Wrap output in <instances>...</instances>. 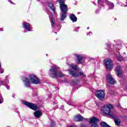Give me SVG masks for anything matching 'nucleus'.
Wrapping results in <instances>:
<instances>
[{"mask_svg":"<svg viewBox=\"0 0 127 127\" xmlns=\"http://www.w3.org/2000/svg\"><path fill=\"white\" fill-rule=\"evenodd\" d=\"M22 80L26 87H30V83L36 84L40 83L39 78L35 74H32L29 75V78L23 77Z\"/></svg>","mask_w":127,"mask_h":127,"instance_id":"f257e3e1","label":"nucleus"},{"mask_svg":"<svg viewBox=\"0 0 127 127\" xmlns=\"http://www.w3.org/2000/svg\"><path fill=\"white\" fill-rule=\"evenodd\" d=\"M49 75L52 78H57V77H63L64 74L61 71H59L57 67L53 66L49 71Z\"/></svg>","mask_w":127,"mask_h":127,"instance_id":"f03ea898","label":"nucleus"},{"mask_svg":"<svg viewBox=\"0 0 127 127\" xmlns=\"http://www.w3.org/2000/svg\"><path fill=\"white\" fill-rule=\"evenodd\" d=\"M113 105L110 104H108L105 105L101 109L102 112L103 114L105 115H108L110 117H114L115 115V113L112 111V109H113Z\"/></svg>","mask_w":127,"mask_h":127,"instance_id":"7ed1b4c3","label":"nucleus"},{"mask_svg":"<svg viewBox=\"0 0 127 127\" xmlns=\"http://www.w3.org/2000/svg\"><path fill=\"white\" fill-rule=\"evenodd\" d=\"M22 104L23 105H25V106H26L30 109H31V110H33L34 111H36V110H37V106L33 103L23 101Z\"/></svg>","mask_w":127,"mask_h":127,"instance_id":"20e7f679","label":"nucleus"},{"mask_svg":"<svg viewBox=\"0 0 127 127\" xmlns=\"http://www.w3.org/2000/svg\"><path fill=\"white\" fill-rule=\"evenodd\" d=\"M95 96L100 100V101H103L105 99V91L103 90H98L96 92Z\"/></svg>","mask_w":127,"mask_h":127,"instance_id":"39448f33","label":"nucleus"},{"mask_svg":"<svg viewBox=\"0 0 127 127\" xmlns=\"http://www.w3.org/2000/svg\"><path fill=\"white\" fill-rule=\"evenodd\" d=\"M71 66L74 70L72 71V70H69L70 75H72L73 77H78V76H79V71L76 70L77 69V66L73 64Z\"/></svg>","mask_w":127,"mask_h":127,"instance_id":"423d86ee","label":"nucleus"},{"mask_svg":"<svg viewBox=\"0 0 127 127\" xmlns=\"http://www.w3.org/2000/svg\"><path fill=\"white\" fill-rule=\"evenodd\" d=\"M67 9H68V8H63V7H62V9H61V10L62 11V15L60 18V20L62 21H64V19L66 18V14H67Z\"/></svg>","mask_w":127,"mask_h":127,"instance_id":"0eeeda50","label":"nucleus"},{"mask_svg":"<svg viewBox=\"0 0 127 127\" xmlns=\"http://www.w3.org/2000/svg\"><path fill=\"white\" fill-rule=\"evenodd\" d=\"M105 65H106V68L110 70L113 68V62L112 60L108 59L105 61Z\"/></svg>","mask_w":127,"mask_h":127,"instance_id":"6e6552de","label":"nucleus"},{"mask_svg":"<svg viewBox=\"0 0 127 127\" xmlns=\"http://www.w3.org/2000/svg\"><path fill=\"white\" fill-rule=\"evenodd\" d=\"M115 71L117 74V76L120 77H123V70H122V67L120 66H117L115 68Z\"/></svg>","mask_w":127,"mask_h":127,"instance_id":"1a4fd4ad","label":"nucleus"},{"mask_svg":"<svg viewBox=\"0 0 127 127\" xmlns=\"http://www.w3.org/2000/svg\"><path fill=\"white\" fill-rule=\"evenodd\" d=\"M106 79L110 84H112V85H114V84H116V80H115L113 77H112V75L111 74H107Z\"/></svg>","mask_w":127,"mask_h":127,"instance_id":"9d476101","label":"nucleus"},{"mask_svg":"<svg viewBox=\"0 0 127 127\" xmlns=\"http://www.w3.org/2000/svg\"><path fill=\"white\" fill-rule=\"evenodd\" d=\"M57 1H58V2H59L60 4L61 9H62V7L63 8H68L67 5L65 4V3H64V0H57Z\"/></svg>","mask_w":127,"mask_h":127,"instance_id":"9b49d317","label":"nucleus"},{"mask_svg":"<svg viewBox=\"0 0 127 127\" xmlns=\"http://www.w3.org/2000/svg\"><path fill=\"white\" fill-rule=\"evenodd\" d=\"M99 122V119L96 117H92L90 119V123L94 124L93 125H97V123Z\"/></svg>","mask_w":127,"mask_h":127,"instance_id":"f8f14e48","label":"nucleus"},{"mask_svg":"<svg viewBox=\"0 0 127 127\" xmlns=\"http://www.w3.org/2000/svg\"><path fill=\"white\" fill-rule=\"evenodd\" d=\"M23 27L26 29V30H28V31H31V28L30 27V25L28 23H24Z\"/></svg>","mask_w":127,"mask_h":127,"instance_id":"ddd939ff","label":"nucleus"},{"mask_svg":"<svg viewBox=\"0 0 127 127\" xmlns=\"http://www.w3.org/2000/svg\"><path fill=\"white\" fill-rule=\"evenodd\" d=\"M69 18L72 22H76L77 21V17L73 14H70L69 15Z\"/></svg>","mask_w":127,"mask_h":127,"instance_id":"4468645a","label":"nucleus"},{"mask_svg":"<svg viewBox=\"0 0 127 127\" xmlns=\"http://www.w3.org/2000/svg\"><path fill=\"white\" fill-rule=\"evenodd\" d=\"M42 113H41V111H39V110H38V111H36L34 112V116L36 118H40V117H41V115H42Z\"/></svg>","mask_w":127,"mask_h":127,"instance_id":"2eb2a0df","label":"nucleus"},{"mask_svg":"<svg viewBox=\"0 0 127 127\" xmlns=\"http://www.w3.org/2000/svg\"><path fill=\"white\" fill-rule=\"evenodd\" d=\"M85 63V57L83 55L80 56V64L82 65Z\"/></svg>","mask_w":127,"mask_h":127,"instance_id":"dca6fc26","label":"nucleus"},{"mask_svg":"<svg viewBox=\"0 0 127 127\" xmlns=\"http://www.w3.org/2000/svg\"><path fill=\"white\" fill-rule=\"evenodd\" d=\"M74 122H80V114L76 115L73 118Z\"/></svg>","mask_w":127,"mask_h":127,"instance_id":"f3484780","label":"nucleus"},{"mask_svg":"<svg viewBox=\"0 0 127 127\" xmlns=\"http://www.w3.org/2000/svg\"><path fill=\"white\" fill-rule=\"evenodd\" d=\"M50 19L51 22L52 27H54V25H55V20L54 19V18L50 16Z\"/></svg>","mask_w":127,"mask_h":127,"instance_id":"a211bd4d","label":"nucleus"},{"mask_svg":"<svg viewBox=\"0 0 127 127\" xmlns=\"http://www.w3.org/2000/svg\"><path fill=\"white\" fill-rule=\"evenodd\" d=\"M114 122L115 123V125L117 126V127H120L121 126V120L118 119H115Z\"/></svg>","mask_w":127,"mask_h":127,"instance_id":"6ab92c4d","label":"nucleus"},{"mask_svg":"<svg viewBox=\"0 0 127 127\" xmlns=\"http://www.w3.org/2000/svg\"><path fill=\"white\" fill-rule=\"evenodd\" d=\"M75 60L77 64H80V56L79 55H75Z\"/></svg>","mask_w":127,"mask_h":127,"instance_id":"aec40b11","label":"nucleus"},{"mask_svg":"<svg viewBox=\"0 0 127 127\" xmlns=\"http://www.w3.org/2000/svg\"><path fill=\"white\" fill-rule=\"evenodd\" d=\"M49 7L50 8V9L53 10L54 12H55V8L54 7V6L52 3H49Z\"/></svg>","mask_w":127,"mask_h":127,"instance_id":"412c9836","label":"nucleus"},{"mask_svg":"<svg viewBox=\"0 0 127 127\" xmlns=\"http://www.w3.org/2000/svg\"><path fill=\"white\" fill-rule=\"evenodd\" d=\"M5 80H6L5 81H2L1 83L5 85H7V84L9 83V82L8 81V80H7V76H6L5 77Z\"/></svg>","mask_w":127,"mask_h":127,"instance_id":"4be33fe9","label":"nucleus"},{"mask_svg":"<svg viewBox=\"0 0 127 127\" xmlns=\"http://www.w3.org/2000/svg\"><path fill=\"white\" fill-rule=\"evenodd\" d=\"M80 78H86V75L84 74L82 71H80Z\"/></svg>","mask_w":127,"mask_h":127,"instance_id":"5701e85b","label":"nucleus"},{"mask_svg":"<svg viewBox=\"0 0 127 127\" xmlns=\"http://www.w3.org/2000/svg\"><path fill=\"white\" fill-rule=\"evenodd\" d=\"M116 58L119 61H122V60L123 59V57L121 56V55H117Z\"/></svg>","mask_w":127,"mask_h":127,"instance_id":"b1692460","label":"nucleus"},{"mask_svg":"<svg viewBox=\"0 0 127 127\" xmlns=\"http://www.w3.org/2000/svg\"><path fill=\"white\" fill-rule=\"evenodd\" d=\"M50 127H56V126H55V123H54V121H52L51 122Z\"/></svg>","mask_w":127,"mask_h":127,"instance_id":"393cba45","label":"nucleus"},{"mask_svg":"<svg viewBox=\"0 0 127 127\" xmlns=\"http://www.w3.org/2000/svg\"><path fill=\"white\" fill-rule=\"evenodd\" d=\"M3 103V98H2V96L1 94H0V104Z\"/></svg>","mask_w":127,"mask_h":127,"instance_id":"a878e982","label":"nucleus"},{"mask_svg":"<svg viewBox=\"0 0 127 127\" xmlns=\"http://www.w3.org/2000/svg\"><path fill=\"white\" fill-rule=\"evenodd\" d=\"M109 8H110V9H112V8H114V3H110Z\"/></svg>","mask_w":127,"mask_h":127,"instance_id":"bb28decb","label":"nucleus"},{"mask_svg":"<svg viewBox=\"0 0 127 127\" xmlns=\"http://www.w3.org/2000/svg\"><path fill=\"white\" fill-rule=\"evenodd\" d=\"M91 127H99V126L97 124H92Z\"/></svg>","mask_w":127,"mask_h":127,"instance_id":"cd10ccee","label":"nucleus"},{"mask_svg":"<svg viewBox=\"0 0 127 127\" xmlns=\"http://www.w3.org/2000/svg\"><path fill=\"white\" fill-rule=\"evenodd\" d=\"M85 119L84 118H83L82 116H80V121H84Z\"/></svg>","mask_w":127,"mask_h":127,"instance_id":"c85d7f7f","label":"nucleus"},{"mask_svg":"<svg viewBox=\"0 0 127 127\" xmlns=\"http://www.w3.org/2000/svg\"><path fill=\"white\" fill-rule=\"evenodd\" d=\"M0 73L2 74L3 73V69L0 68Z\"/></svg>","mask_w":127,"mask_h":127,"instance_id":"c756f323","label":"nucleus"},{"mask_svg":"<svg viewBox=\"0 0 127 127\" xmlns=\"http://www.w3.org/2000/svg\"><path fill=\"white\" fill-rule=\"evenodd\" d=\"M102 1V0H98V3H100Z\"/></svg>","mask_w":127,"mask_h":127,"instance_id":"7c9ffc66","label":"nucleus"},{"mask_svg":"<svg viewBox=\"0 0 127 127\" xmlns=\"http://www.w3.org/2000/svg\"><path fill=\"white\" fill-rule=\"evenodd\" d=\"M81 127H86V125H83L81 126Z\"/></svg>","mask_w":127,"mask_h":127,"instance_id":"2f4dec72","label":"nucleus"},{"mask_svg":"<svg viewBox=\"0 0 127 127\" xmlns=\"http://www.w3.org/2000/svg\"><path fill=\"white\" fill-rule=\"evenodd\" d=\"M106 45L108 47H110V45H109V44H106Z\"/></svg>","mask_w":127,"mask_h":127,"instance_id":"473e14b6","label":"nucleus"},{"mask_svg":"<svg viewBox=\"0 0 127 127\" xmlns=\"http://www.w3.org/2000/svg\"><path fill=\"white\" fill-rule=\"evenodd\" d=\"M8 90H9V86H6Z\"/></svg>","mask_w":127,"mask_h":127,"instance_id":"72a5a7b5","label":"nucleus"},{"mask_svg":"<svg viewBox=\"0 0 127 127\" xmlns=\"http://www.w3.org/2000/svg\"><path fill=\"white\" fill-rule=\"evenodd\" d=\"M9 2H10V3H12V1H11V0H9Z\"/></svg>","mask_w":127,"mask_h":127,"instance_id":"f704fd0d","label":"nucleus"},{"mask_svg":"<svg viewBox=\"0 0 127 127\" xmlns=\"http://www.w3.org/2000/svg\"><path fill=\"white\" fill-rule=\"evenodd\" d=\"M15 96V95H12L13 98H14Z\"/></svg>","mask_w":127,"mask_h":127,"instance_id":"c9c22d12","label":"nucleus"},{"mask_svg":"<svg viewBox=\"0 0 127 127\" xmlns=\"http://www.w3.org/2000/svg\"><path fill=\"white\" fill-rule=\"evenodd\" d=\"M89 28H90L89 27H88V28H87V29H89Z\"/></svg>","mask_w":127,"mask_h":127,"instance_id":"e433bc0d","label":"nucleus"},{"mask_svg":"<svg viewBox=\"0 0 127 127\" xmlns=\"http://www.w3.org/2000/svg\"><path fill=\"white\" fill-rule=\"evenodd\" d=\"M24 32H25V33L26 32V31L25 30H24Z\"/></svg>","mask_w":127,"mask_h":127,"instance_id":"4c0bfd02","label":"nucleus"},{"mask_svg":"<svg viewBox=\"0 0 127 127\" xmlns=\"http://www.w3.org/2000/svg\"><path fill=\"white\" fill-rule=\"evenodd\" d=\"M87 35H89V33L87 34Z\"/></svg>","mask_w":127,"mask_h":127,"instance_id":"58836bf2","label":"nucleus"},{"mask_svg":"<svg viewBox=\"0 0 127 127\" xmlns=\"http://www.w3.org/2000/svg\"><path fill=\"white\" fill-rule=\"evenodd\" d=\"M56 34H57V33L55 32Z\"/></svg>","mask_w":127,"mask_h":127,"instance_id":"ea45409f","label":"nucleus"},{"mask_svg":"<svg viewBox=\"0 0 127 127\" xmlns=\"http://www.w3.org/2000/svg\"><path fill=\"white\" fill-rule=\"evenodd\" d=\"M90 33H92V32H90Z\"/></svg>","mask_w":127,"mask_h":127,"instance_id":"a19ab883","label":"nucleus"},{"mask_svg":"<svg viewBox=\"0 0 127 127\" xmlns=\"http://www.w3.org/2000/svg\"><path fill=\"white\" fill-rule=\"evenodd\" d=\"M126 6H127V5H126Z\"/></svg>","mask_w":127,"mask_h":127,"instance_id":"79ce46f5","label":"nucleus"}]
</instances>
